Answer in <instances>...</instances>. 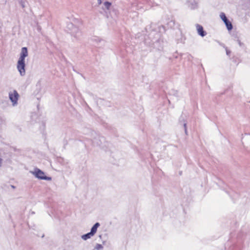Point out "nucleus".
<instances>
[{
    "instance_id": "nucleus-1",
    "label": "nucleus",
    "mask_w": 250,
    "mask_h": 250,
    "mask_svg": "<svg viewBox=\"0 0 250 250\" xmlns=\"http://www.w3.org/2000/svg\"><path fill=\"white\" fill-rule=\"evenodd\" d=\"M28 54L27 48L26 47H22L20 53V57L17 63V69L20 72L21 75L22 76H24L25 73V58L28 56Z\"/></svg>"
},
{
    "instance_id": "nucleus-2",
    "label": "nucleus",
    "mask_w": 250,
    "mask_h": 250,
    "mask_svg": "<svg viewBox=\"0 0 250 250\" xmlns=\"http://www.w3.org/2000/svg\"><path fill=\"white\" fill-rule=\"evenodd\" d=\"M220 18L224 21L227 29L230 31L233 28V26L231 22L228 19L224 13L221 12L220 15Z\"/></svg>"
},
{
    "instance_id": "nucleus-3",
    "label": "nucleus",
    "mask_w": 250,
    "mask_h": 250,
    "mask_svg": "<svg viewBox=\"0 0 250 250\" xmlns=\"http://www.w3.org/2000/svg\"><path fill=\"white\" fill-rule=\"evenodd\" d=\"M9 96L10 100L13 103V105H15L17 103L19 95L16 90L10 92L9 94Z\"/></svg>"
},
{
    "instance_id": "nucleus-4",
    "label": "nucleus",
    "mask_w": 250,
    "mask_h": 250,
    "mask_svg": "<svg viewBox=\"0 0 250 250\" xmlns=\"http://www.w3.org/2000/svg\"><path fill=\"white\" fill-rule=\"evenodd\" d=\"M68 26H70L72 27V31L71 32V34L74 36L75 38H78V37L80 36L79 34H81V33L80 31L79 28L76 26H74L72 23L69 24Z\"/></svg>"
},
{
    "instance_id": "nucleus-5",
    "label": "nucleus",
    "mask_w": 250,
    "mask_h": 250,
    "mask_svg": "<svg viewBox=\"0 0 250 250\" xmlns=\"http://www.w3.org/2000/svg\"><path fill=\"white\" fill-rule=\"evenodd\" d=\"M35 176L41 179H47V177L45 176V174L43 171L39 169H37L33 172Z\"/></svg>"
},
{
    "instance_id": "nucleus-6",
    "label": "nucleus",
    "mask_w": 250,
    "mask_h": 250,
    "mask_svg": "<svg viewBox=\"0 0 250 250\" xmlns=\"http://www.w3.org/2000/svg\"><path fill=\"white\" fill-rule=\"evenodd\" d=\"M196 27L197 28L198 34L200 36L203 37L207 35V32L204 30L203 27L202 25L199 24H197L196 25Z\"/></svg>"
},
{
    "instance_id": "nucleus-7",
    "label": "nucleus",
    "mask_w": 250,
    "mask_h": 250,
    "mask_svg": "<svg viewBox=\"0 0 250 250\" xmlns=\"http://www.w3.org/2000/svg\"><path fill=\"white\" fill-rule=\"evenodd\" d=\"M100 226V224L99 223H96L92 228L91 229V233L93 235L97 232V228Z\"/></svg>"
},
{
    "instance_id": "nucleus-8",
    "label": "nucleus",
    "mask_w": 250,
    "mask_h": 250,
    "mask_svg": "<svg viewBox=\"0 0 250 250\" xmlns=\"http://www.w3.org/2000/svg\"><path fill=\"white\" fill-rule=\"evenodd\" d=\"M93 236V235L91 233V232H90L86 234L83 235L82 237L83 240H86L89 238H90Z\"/></svg>"
},
{
    "instance_id": "nucleus-9",
    "label": "nucleus",
    "mask_w": 250,
    "mask_h": 250,
    "mask_svg": "<svg viewBox=\"0 0 250 250\" xmlns=\"http://www.w3.org/2000/svg\"><path fill=\"white\" fill-rule=\"evenodd\" d=\"M106 9L109 10L111 6V3L109 1H105L104 3Z\"/></svg>"
},
{
    "instance_id": "nucleus-10",
    "label": "nucleus",
    "mask_w": 250,
    "mask_h": 250,
    "mask_svg": "<svg viewBox=\"0 0 250 250\" xmlns=\"http://www.w3.org/2000/svg\"><path fill=\"white\" fill-rule=\"evenodd\" d=\"M19 2L22 8H24L25 7V2L23 0H19Z\"/></svg>"
},
{
    "instance_id": "nucleus-11",
    "label": "nucleus",
    "mask_w": 250,
    "mask_h": 250,
    "mask_svg": "<svg viewBox=\"0 0 250 250\" xmlns=\"http://www.w3.org/2000/svg\"><path fill=\"white\" fill-rule=\"evenodd\" d=\"M191 4L192 5V8H195L197 7V3L194 0L193 1V2L192 3H191Z\"/></svg>"
},
{
    "instance_id": "nucleus-12",
    "label": "nucleus",
    "mask_w": 250,
    "mask_h": 250,
    "mask_svg": "<svg viewBox=\"0 0 250 250\" xmlns=\"http://www.w3.org/2000/svg\"><path fill=\"white\" fill-rule=\"evenodd\" d=\"M226 51L227 55L228 56H229L231 53V51L229 50L227 47L226 48Z\"/></svg>"
},
{
    "instance_id": "nucleus-13",
    "label": "nucleus",
    "mask_w": 250,
    "mask_h": 250,
    "mask_svg": "<svg viewBox=\"0 0 250 250\" xmlns=\"http://www.w3.org/2000/svg\"><path fill=\"white\" fill-rule=\"evenodd\" d=\"M102 3V0H98V3L99 5H100Z\"/></svg>"
},
{
    "instance_id": "nucleus-14",
    "label": "nucleus",
    "mask_w": 250,
    "mask_h": 250,
    "mask_svg": "<svg viewBox=\"0 0 250 250\" xmlns=\"http://www.w3.org/2000/svg\"><path fill=\"white\" fill-rule=\"evenodd\" d=\"M2 25H3L2 22L0 20V29L2 26Z\"/></svg>"
},
{
    "instance_id": "nucleus-15",
    "label": "nucleus",
    "mask_w": 250,
    "mask_h": 250,
    "mask_svg": "<svg viewBox=\"0 0 250 250\" xmlns=\"http://www.w3.org/2000/svg\"><path fill=\"white\" fill-rule=\"evenodd\" d=\"M238 41V43L239 44V45H240V46H241V45H242V43H241V41H240L239 40H238V41Z\"/></svg>"
},
{
    "instance_id": "nucleus-16",
    "label": "nucleus",
    "mask_w": 250,
    "mask_h": 250,
    "mask_svg": "<svg viewBox=\"0 0 250 250\" xmlns=\"http://www.w3.org/2000/svg\"><path fill=\"white\" fill-rule=\"evenodd\" d=\"M233 61H234L235 62H237V61H236V59H234Z\"/></svg>"
}]
</instances>
